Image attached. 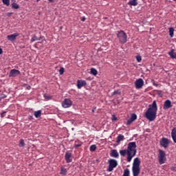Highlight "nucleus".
Listing matches in <instances>:
<instances>
[{
    "label": "nucleus",
    "mask_w": 176,
    "mask_h": 176,
    "mask_svg": "<svg viewBox=\"0 0 176 176\" xmlns=\"http://www.w3.org/2000/svg\"><path fill=\"white\" fill-rule=\"evenodd\" d=\"M157 113V104L155 100L151 104L148 105V109L145 113V117L149 122H153L156 119V115Z\"/></svg>",
    "instance_id": "nucleus-1"
},
{
    "label": "nucleus",
    "mask_w": 176,
    "mask_h": 176,
    "mask_svg": "<svg viewBox=\"0 0 176 176\" xmlns=\"http://www.w3.org/2000/svg\"><path fill=\"white\" fill-rule=\"evenodd\" d=\"M137 144L135 142H131L128 144L127 147V162H131V160L135 156V153H137Z\"/></svg>",
    "instance_id": "nucleus-2"
},
{
    "label": "nucleus",
    "mask_w": 176,
    "mask_h": 176,
    "mask_svg": "<svg viewBox=\"0 0 176 176\" xmlns=\"http://www.w3.org/2000/svg\"><path fill=\"white\" fill-rule=\"evenodd\" d=\"M140 164H141L140 158L138 157L135 158L133 160V164L132 166V173L133 176L140 175V171H141V169L140 168Z\"/></svg>",
    "instance_id": "nucleus-3"
},
{
    "label": "nucleus",
    "mask_w": 176,
    "mask_h": 176,
    "mask_svg": "<svg viewBox=\"0 0 176 176\" xmlns=\"http://www.w3.org/2000/svg\"><path fill=\"white\" fill-rule=\"evenodd\" d=\"M166 160V153L163 150H159L158 162L160 164H164Z\"/></svg>",
    "instance_id": "nucleus-4"
},
{
    "label": "nucleus",
    "mask_w": 176,
    "mask_h": 176,
    "mask_svg": "<svg viewBox=\"0 0 176 176\" xmlns=\"http://www.w3.org/2000/svg\"><path fill=\"white\" fill-rule=\"evenodd\" d=\"M117 36L120 42V43H126L127 42V35L124 33V31H120Z\"/></svg>",
    "instance_id": "nucleus-5"
},
{
    "label": "nucleus",
    "mask_w": 176,
    "mask_h": 176,
    "mask_svg": "<svg viewBox=\"0 0 176 176\" xmlns=\"http://www.w3.org/2000/svg\"><path fill=\"white\" fill-rule=\"evenodd\" d=\"M62 107L63 108H69L72 107V100L69 98H65L64 100L62 102Z\"/></svg>",
    "instance_id": "nucleus-6"
},
{
    "label": "nucleus",
    "mask_w": 176,
    "mask_h": 176,
    "mask_svg": "<svg viewBox=\"0 0 176 176\" xmlns=\"http://www.w3.org/2000/svg\"><path fill=\"white\" fill-rule=\"evenodd\" d=\"M109 171H112L116 166H118V161L116 160H109Z\"/></svg>",
    "instance_id": "nucleus-7"
},
{
    "label": "nucleus",
    "mask_w": 176,
    "mask_h": 176,
    "mask_svg": "<svg viewBox=\"0 0 176 176\" xmlns=\"http://www.w3.org/2000/svg\"><path fill=\"white\" fill-rule=\"evenodd\" d=\"M160 144L163 148H168V145H170V140L166 138H162L160 141Z\"/></svg>",
    "instance_id": "nucleus-8"
},
{
    "label": "nucleus",
    "mask_w": 176,
    "mask_h": 176,
    "mask_svg": "<svg viewBox=\"0 0 176 176\" xmlns=\"http://www.w3.org/2000/svg\"><path fill=\"white\" fill-rule=\"evenodd\" d=\"M135 85L136 89H142V86H144V80H142V78L136 80Z\"/></svg>",
    "instance_id": "nucleus-9"
},
{
    "label": "nucleus",
    "mask_w": 176,
    "mask_h": 176,
    "mask_svg": "<svg viewBox=\"0 0 176 176\" xmlns=\"http://www.w3.org/2000/svg\"><path fill=\"white\" fill-rule=\"evenodd\" d=\"M20 74H21L20 71L13 69L10 70L9 76L10 78H12V77L14 78L16 76H19Z\"/></svg>",
    "instance_id": "nucleus-10"
},
{
    "label": "nucleus",
    "mask_w": 176,
    "mask_h": 176,
    "mask_svg": "<svg viewBox=\"0 0 176 176\" xmlns=\"http://www.w3.org/2000/svg\"><path fill=\"white\" fill-rule=\"evenodd\" d=\"M17 36H19V33H14L13 34L8 35L7 38L8 41H10V42H13L16 41V38H17Z\"/></svg>",
    "instance_id": "nucleus-11"
},
{
    "label": "nucleus",
    "mask_w": 176,
    "mask_h": 176,
    "mask_svg": "<svg viewBox=\"0 0 176 176\" xmlns=\"http://www.w3.org/2000/svg\"><path fill=\"white\" fill-rule=\"evenodd\" d=\"M65 157L67 163L72 162V154L71 153H66Z\"/></svg>",
    "instance_id": "nucleus-12"
},
{
    "label": "nucleus",
    "mask_w": 176,
    "mask_h": 176,
    "mask_svg": "<svg viewBox=\"0 0 176 176\" xmlns=\"http://www.w3.org/2000/svg\"><path fill=\"white\" fill-rule=\"evenodd\" d=\"M83 86H86V81L82 80H78L77 81V87L78 89H82Z\"/></svg>",
    "instance_id": "nucleus-13"
},
{
    "label": "nucleus",
    "mask_w": 176,
    "mask_h": 176,
    "mask_svg": "<svg viewBox=\"0 0 176 176\" xmlns=\"http://www.w3.org/2000/svg\"><path fill=\"white\" fill-rule=\"evenodd\" d=\"M171 101L170 100H166L164 103V109H168L171 108Z\"/></svg>",
    "instance_id": "nucleus-14"
},
{
    "label": "nucleus",
    "mask_w": 176,
    "mask_h": 176,
    "mask_svg": "<svg viewBox=\"0 0 176 176\" xmlns=\"http://www.w3.org/2000/svg\"><path fill=\"white\" fill-rule=\"evenodd\" d=\"M137 119V115L135 114H132L131 116V118L127 120L126 124L129 126V124H131L134 120Z\"/></svg>",
    "instance_id": "nucleus-15"
},
{
    "label": "nucleus",
    "mask_w": 176,
    "mask_h": 176,
    "mask_svg": "<svg viewBox=\"0 0 176 176\" xmlns=\"http://www.w3.org/2000/svg\"><path fill=\"white\" fill-rule=\"evenodd\" d=\"M171 137L173 138V142L176 144V129L173 128L171 131Z\"/></svg>",
    "instance_id": "nucleus-16"
},
{
    "label": "nucleus",
    "mask_w": 176,
    "mask_h": 176,
    "mask_svg": "<svg viewBox=\"0 0 176 176\" xmlns=\"http://www.w3.org/2000/svg\"><path fill=\"white\" fill-rule=\"evenodd\" d=\"M111 156L112 157H119V153H118V151L112 150L111 153Z\"/></svg>",
    "instance_id": "nucleus-17"
},
{
    "label": "nucleus",
    "mask_w": 176,
    "mask_h": 176,
    "mask_svg": "<svg viewBox=\"0 0 176 176\" xmlns=\"http://www.w3.org/2000/svg\"><path fill=\"white\" fill-rule=\"evenodd\" d=\"M128 4H129L130 6H137L138 3L137 2V0H131L128 3Z\"/></svg>",
    "instance_id": "nucleus-18"
},
{
    "label": "nucleus",
    "mask_w": 176,
    "mask_h": 176,
    "mask_svg": "<svg viewBox=\"0 0 176 176\" xmlns=\"http://www.w3.org/2000/svg\"><path fill=\"white\" fill-rule=\"evenodd\" d=\"M170 55L171 58H176V53L174 52V50H171L170 52L168 53Z\"/></svg>",
    "instance_id": "nucleus-19"
},
{
    "label": "nucleus",
    "mask_w": 176,
    "mask_h": 176,
    "mask_svg": "<svg viewBox=\"0 0 176 176\" xmlns=\"http://www.w3.org/2000/svg\"><path fill=\"white\" fill-rule=\"evenodd\" d=\"M34 115L35 118H41V115H42V111L41 110L34 111Z\"/></svg>",
    "instance_id": "nucleus-20"
},
{
    "label": "nucleus",
    "mask_w": 176,
    "mask_h": 176,
    "mask_svg": "<svg viewBox=\"0 0 176 176\" xmlns=\"http://www.w3.org/2000/svg\"><path fill=\"white\" fill-rule=\"evenodd\" d=\"M61 175H65L67 174V168L62 167L60 168V173Z\"/></svg>",
    "instance_id": "nucleus-21"
},
{
    "label": "nucleus",
    "mask_w": 176,
    "mask_h": 176,
    "mask_svg": "<svg viewBox=\"0 0 176 176\" xmlns=\"http://www.w3.org/2000/svg\"><path fill=\"white\" fill-rule=\"evenodd\" d=\"M169 35H170V38H173L174 36V28H169Z\"/></svg>",
    "instance_id": "nucleus-22"
},
{
    "label": "nucleus",
    "mask_w": 176,
    "mask_h": 176,
    "mask_svg": "<svg viewBox=\"0 0 176 176\" xmlns=\"http://www.w3.org/2000/svg\"><path fill=\"white\" fill-rule=\"evenodd\" d=\"M91 74L92 75H94V76H96V75H97V74H98V72H97V69H96L94 68H91Z\"/></svg>",
    "instance_id": "nucleus-23"
},
{
    "label": "nucleus",
    "mask_w": 176,
    "mask_h": 176,
    "mask_svg": "<svg viewBox=\"0 0 176 176\" xmlns=\"http://www.w3.org/2000/svg\"><path fill=\"white\" fill-rule=\"evenodd\" d=\"M120 155L121 156H126V155H127V150H121V151H120Z\"/></svg>",
    "instance_id": "nucleus-24"
},
{
    "label": "nucleus",
    "mask_w": 176,
    "mask_h": 176,
    "mask_svg": "<svg viewBox=\"0 0 176 176\" xmlns=\"http://www.w3.org/2000/svg\"><path fill=\"white\" fill-rule=\"evenodd\" d=\"M124 138V136H123L122 135H119L118 136L117 142H120V141H123Z\"/></svg>",
    "instance_id": "nucleus-25"
},
{
    "label": "nucleus",
    "mask_w": 176,
    "mask_h": 176,
    "mask_svg": "<svg viewBox=\"0 0 176 176\" xmlns=\"http://www.w3.org/2000/svg\"><path fill=\"white\" fill-rule=\"evenodd\" d=\"M2 2L3 5H6V6H9V5H10V0H2Z\"/></svg>",
    "instance_id": "nucleus-26"
},
{
    "label": "nucleus",
    "mask_w": 176,
    "mask_h": 176,
    "mask_svg": "<svg viewBox=\"0 0 176 176\" xmlns=\"http://www.w3.org/2000/svg\"><path fill=\"white\" fill-rule=\"evenodd\" d=\"M129 175H130V170L128 168H126L124 170V174L122 176H129Z\"/></svg>",
    "instance_id": "nucleus-27"
},
{
    "label": "nucleus",
    "mask_w": 176,
    "mask_h": 176,
    "mask_svg": "<svg viewBox=\"0 0 176 176\" xmlns=\"http://www.w3.org/2000/svg\"><path fill=\"white\" fill-rule=\"evenodd\" d=\"M12 9H19V8H20V6H19V4H17L16 3H13L12 4Z\"/></svg>",
    "instance_id": "nucleus-28"
},
{
    "label": "nucleus",
    "mask_w": 176,
    "mask_h": 176,
    "mask_svg": "<svg viewBox=\"0 0 176 176\" xmlns=\"http://www.w3.org/2000/svg\"><path fill=\"white\" fill-rule=\"evenodd\" d=\"M96 149H97V146H96V145H91L90 146L91 152H94V151H96Z\"/></svg>",
    "instance_id": "nucleus-29"
},
{
    "label": "nucleus",
    "mask_w": 176,
    "mask_h": 176,
    "mask_svg": "<svg viewBox=\"0 0 176 176\" xmlns=\"http://www.w3.org/2000/svg\"><path fill=\"white\" fill-rule=\"evenodd\" d=\"M135 58L138 63H141V60H142V58L140 55L136 56Z\"/></svg>",
    "instance_id": "nucleus-30"
},
{
    "label": "nucleus",
    "mask_w": 176,
    "mask_h": 176,
    "mask_svg": "<svg viewBox=\"0 0 176 176\" xmlns=\"http://www.w3.org/2000/svg\"><path fill=\"white\" fill-rule=\"evenodd\" d=\"M25 144L24 143V140L21 139L19 142V146H24Z\"/></svg>",
    "instance_id": "nucleus-31"
},
{
    "label": "nucleus",
    "mask_w": 176,
    "mask_h": 176,
    "mask_svg": "<svg viewBox=\"0 0 176 176\" xmlns=\"http://www.w3.org/2000/svg\"><path fill=\"white\" fill-rule=\"evenodd\" d=\"M38 37H36V36H34L32 39H31V42H35V41H38Z\"/></svg>",
    "instance_id": "nucleus-32"
},
{
    "label": "nucleus",
    "mask_w": 176,
    "mask_h": 176,
    "mask_svg": "<svg viewBox=\"0 0 176 176\" xmlns=\"http://www.w3.org/2000/svg\"><path fill=\"white\" fill-rule=\"evenodd\" d=\"M59 74L60 75H63V74H64V67H60L59 69Z\"/></svg>",
    "instance_id": "nucleus-33"
},
{
    "label": "nucleus",
    "mask_w": 176,
    "mask_h": 176,
    "mask_svg": "<svg viewBox=\"0 0 176 176\" xmlns=\"http://www.w3.org/2000/svg\"><path fill=\"white\" fill-rule=\"evenodd\" d=\"M111 120H118V118H116V116H115V115H113L111 118Z\"/></svg>",
    "instance_id": "nucleus-34"
},
{
    "label": "nucleus",
    "mask_w": 176,
    "mask_h": 176,
    "mask_svg": "<svg viewBox=\"0 0 176 176\" xmlns=\"http://www.w3.org/2000/svg\"><path fill=\"white\" fill-rule=\"evenodd\" d=\"M5 113H6V111H3V113H1V118L5 117Z\"/></svg>",
    "instance_id": "nucleus-35"
},
{
    "label": "nucleus",
    "mask_w": 176,
    "mask_h": 176,
    "mask_svg": "<svg viewBox=\"0 0 176 176\" xmlns=\"http://www.w3.org/2000/svg\"><path fill=\"white\" fill-rule=\"evenodd\" d=\"M172 171H176V166H173L170 168Z\"/></svg>",
    "instance_id": "nucleus-36"
},
{
    "label": "nucleus",
    "mask_w": 176,
    "mask_h": 176,
    "mask_svg": "<svg viewBox=\"0 0 176 176\" xmlns=\"http://www.w3.org/2000/svg\"><path fill=\"white\" fill-rule=\"evenodd\" d=\"M81 21H86V17L85 16L81 17Z\"/></svg>",
    "instance_id": "nucleus-37"
},
{
    "label": "nucleus",
    "mask_w": 176,
    "mask_h": 176,
    "mask_svg": "<svg viewBox=\"0 0 176 176\" xmlns=\"http://www.w3.org/2000/svg\"><path fill=\"white\" fill-rule=\"evenodd\" d=\"M119 93V91H116L113 93V96H115V94H118Z\"/></svg>",
    "instance_id": "nucleus-38"
},
{
    "label": "nucleus",
    "mask_w": 176,
    "mask_h": 176,
    "mask_svg": "<svg viewBox=\"0 0 176 176\" xmlns=\"http://www.w3.org/2000/svg\"><path fill=\"white\" fill-rule=\"evenodd\" d=\"M3 53V51L2 50V48L0 47V54H2Z\"/></svg>",
    "instance_id": "nucleus-39"
},
{
    "label": "nucleus",
    "mask_w": 176,
    "mask_h": 176,
    "mask_svg": "<svg viewBox=\"0 0 176 176\" xmlns=\"http://www.w3.org/2000/svg\"><path fill=\"white\" fill-rule=\"evenodd\" d=\"M75 146L76 148H78V146H80V144H76Z\"/></svg>",
    "instance_id": "nucleus-40"
},
{
    "label": "nucleus",
    "mask_w": 176,
    "mask_h": 176,
    "mask_svg": "<svg viewBox=\"0 0 176 176\" xmlns=\"http://www.w3.org/2000/svg\"><path fill=\"white\" fill-rule=\"evenodd\" d=\"M50 2H54V0H48Z\"/></svg>",
    "instance_id": "nucleus-41"
},
{
    "label": "nucleus",
    "mask_w": 176,
    "mask_h": 176,
    "mask_svg": "<svg viewBox=\"0 0 176 176\" xmlns=\"http://www.w3.org/2000/svg\"><path fill=\"white\" fill-rule=\"evenodd\" d=\"M37 1V2H39V1H41V0H36Z\"/></svg>",
    "instance_id": "nucleus-42"
}]
</instances>
